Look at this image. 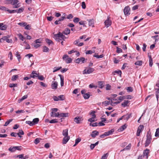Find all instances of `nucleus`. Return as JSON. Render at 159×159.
Returning a JSON list of instances; mask_svg holds the SVG:
<instances>
[{
  "mask_svg": "<svg viewBox=\"0 0 159 159\" xmlns=\"http://www.w3.org/2000/svg\"><path fill=\"white\" fill-rule=\"evenodd\" d=\"M146 137L147 139L145 143V147H147L149 146L151 142V140L152 139V136L151 135V132H150V130L148 131Z\"/></svg>",
  "mask_w": 159,
  "mask_h": 159,
  "instance_id": "obj_1",
  "label": "nucleus"
},
{
  "mask_svg": "<svg viewBox=\"0 0 159 159\" xmlns=\"http://www.w3.org/2000/svg\"><path fill=\"white\" fill-rule=\"evenodd\" d=\"M94 70V69L93 68L89 67L87 69H84L83 72V74H90L92 73Z\"/></svg>",
  "mask_w": 159,
  "mask_h": 159,
  "instance_id": "obj_2",
  "label": "nucleus"
},
{
  "mask_svg": "<svg viewBox=\"0 0 159 159\" xmlns=\"http://www.w3.org/2000/svg\"><path fill=\"white\" fill-rule=\"evenodd\" d=\"M68 57V56L67 55H64L63 57V59L65 60L66 62L67 63H70L72 61V60L70 58Z\"/></svg>",
  "mask_w": 159,
  "mask_h": 159,
  "instance_id": "obj_3",
  "label": "nucleus"
},
{
  "mask_svg": "<svg viewBox=\"0 0 159 159\" xmlns=\"http://www.w3.org/2000/svg\"><path fill=\"white\" fill-rule=\"evenodd\" d=\"M149 150L148 149H146L144 150L143 152V157H145L147 159H148V157L149 154Z\"/></svg>",
  "mask_w": 159,
  "mask_h": 159,
  "instance_id": "obj_4",
  "label": "nucleus"
},
{
  "mask_svg": "<svg viewBox=\"0 0 159 159\" xmlns=\"http://www.w3.org/2000/svg\"><path fill=\"white\" fill-rule=\"evenodd\" d=\"M144 128V126L142 125H140L139 126L136 133L137 136H139L140 133L142 132V130H143Z\"/></svg>",
  "mask_w": 159,
  "mask_h": 159,
  "instance_id": "obj_5",
  "label": "nucleus"
},
{
  "mask_svg": "<svg viewBox=\"0 0 159 159\" xmlns=\"http://www.w3.org/2000/svg\"><path fill=\"white\" fill-rule=\"evenodd\" d=\"M130 8L129 6L126 7L124 9V12L125 15L128 16L130 14Z\"/></svg>",
  "mask_w": 159,
  "mask_h": 159,
  "instance_id": "obj_6",
  "label": "nucleus"
},
{
  "mask_svg": "<svg viewBox=\"0 0 159 159\" xmlns=\"http://www.w3.org/2000/svg\"><path fill=\"white\" fill-rule=\"evenodd\" d=\"M58 83L56 81H53L51 84V86L52 89H56L57 88Z\"/></svg>",
  "mask_w": 159,
  "mask_h": 159,
  "instance_id": "obj_7",
  "label": "nucleus"
},
{
  "mask_svg": "<svg viewBox=\"0 0 159 159\" xmlns=\"http://www.w3.org/2000/svg\"><path fill=\"white\" fill-rule=\"evenodd\" d=\"M66 18L64 16H62L60 18L58 19V20H56L54 22L56 25H58L61 24V21H63Z\"/></svg>",
  "mask_w": 159,
  "mask_h": 159,
  "instance_id": "obj_8",
  "label": "nucleus"
},
{
  "mask_svg": "<svg viewBox=\"0 0 159 159\" xmlns=\"http://www.w3.org/2000/svg\"><path fill=\"white\" fill-rule=\"evenodd\" d=\"M104 24L107 28L110 26L111 24V21L109 20V18H107V19L104 22Z\"/></svg>",
  "mask_w": 159,
  "mask_h": 159,
  "instance_id": "obj_9",
  "label": "nucleus"
},
{
  "mask_svg": "<svg viewBox=\"0 0 159 159\" xmlns=\"http://www.w3.org/2000/svg\"><path fill=\"white\" fill-rule=\"evenodd\" d=\"M85 61V58L83 57H81L80 58H78L75 60V62L76 63H79L80 62H82V63H84Z\"/></svg>",
  "mask_w": 159,
  "mask_h": 159,
  "instance_id": "obj_10",
  "label": "nucleus"
},
{
  "mask_svg": "<svg viewBox=\"0 0 159 159\" xmlns=\"http://www.w3.org/2000/svg\"><path fill=\"white\" fill-rule=\"evenodd\" d=\"M30 77L35 78L38 76V73L35 71H33L30 75Z\"/></svg>",
  "mask_w": 159,
  "mask_h": 159,
  "instance_id": "obj_11",
  "label": "nucleus"
},
{
  "mask_svg": "<svg viewBox=\"0 0 159 159\" xmlns=\"http://www.w3.org/2000/svg\"><path fill=\"white\" fill-rule=\"evenodd\" d=\"M7 28V25H4L3 23H0V30H5Z\"/></svg>",
  "mask_w": 159,
  "mask_h": 159,
  "instance_id": "obj_12",
  "label": "nucleus"
},
{
  "mask_svg": "<svg viewBox=\"0 0 159 159\" xmlns=\"http://www.w3.org/2000/svg\"><path fill=\"white\" fill-rule=\"evenodd\" d=\"M18 2V0H9L7 4H11L12 5H15L17 4Z\"/></svg>",
  "mask_w": 159,
  "mask_h": 159,
  "instance_id": "obj_13",
  "label": "nucleus"
},
{
  "mask_svg": "<svg viewBox=\"0 0 159 159\" xmlns=\"http://www.w3.org/2000/svg\"><path fill=\"white\" fill-rule=\"evenodd\" d=\"M58 76L60 77L61 80V87L63 86L64 84V77L61 75L59 74Z\"/></svg>",
  "mask_w": 159,
  "mask_h": 159,
  "instance_id": "obj_14",
  "label": "nucleus"
},
{
  "mask_svg": "<svg viewBox=\"0 0 159 159\" xmlns=\"http://www.w3.org/2000/svg\"><path fill=\"white\" fill-rule=\"evenodd\" d=\"M70 139V136H65L63 139L62 143L63 144H66Z\"/></svg>",
  "mask_w": 159,
  "mask_h": 159,
  "instance_id": "obj_15",
  "label": "nucleus"
},
{
  "mask_svg": "<svg viewBox=\"0 0 159 159\" xmlns=\"http://www.w3.org/2000/svg\"><path fill=\"white\" fill-rule=\"evenodd\" d=\"M87 20L89 21V26H92V27H94V20L93 19Z\"/></svg>",
  "mask_w": 159,
  "mask_h": 159,
  "instance_id": "obj_16",
  "label": "nucleus"
},
{
  "mask_svg": "<svg viewBox=\"0 0 159 159\" xmlns=\"http://www.w3.org/2000/svg\"><path fill=\"white\" fill-rule=\"evenodd\" d=\"M99 134V132L96 130L93 131L92 132V133L91 134V136L93 138H94L96 137V136Z\"/></svg>",
  "mask_w": 159,
  "mask_h": 159,
  "instance_id": "obj_17",
  "label": "nucleus"
},
{
  "mask_svg": "<svg viewBox=\"0 0 159 159\" xmlns=\"http://www.w3.org/2000/svg\"><path fill=\"white\" fill-rule=\"evenodd\" d=\"M60 34H59V33L57 34L54 35V38L55 40L57 41L58 42H60V40H61V39H60Z\"/></svg>",
  "mask_w": 159,
  "mask_h": 159,
  "instance_id": "obj_18",
  "label": "nucleus"
},
{
  "mask_svg": "<svg viewBox=\"0 0 159 159\" xmlns=\"http://www.w3.org/2000/svg\"><path fill=\"white\" fill-rule=\"evenodd\" d=\"M2 39L3 40H4L6 41L8 43H11L12 42V40L11 39H9L7 36H4L2 38Z\"/></svg>",
  "mask_w": 159,
  "mask_h": 159,
  "instance_id": "obj_19",
  "label": "nucleus"
},
{
  "mask_svg": "<svg viewBox=\"0 0 159 159\" xmlns=\"http://www.w3.org/2000/svg\"><path fill=\"white\" fill-rule=\"evenodd\" d=\"M69 116V113H59V118L62 117H67Z\"/></svg>",
  "mask_w": 159,
  "mask_h": 159,
  "instance_id": "obj_20",
  "label": "nucleus"
},
{
  "mask_svg": "<svg viewBox=\"0 0 159 159\" xmlns=\"http://www.w3.org/2000/svg\"><path fill=\"white\" fill-rule=\"evenodd\" d=\"M51 116L53 117H59V113L55 112L53 111L51 112Z\"/></svg>",
  "mask_w": 159,
  "mask_h": 159,
  "instance_id": "obj_21",
  "label": "nucleus"
},
{
  "mask_svg": "<svg viewBox=\"0 0 159 159\" xmlns=\"http://www.w3.org/2000/svg\"><path fill=\"white\" fill-rule=\"evenodd\" d=\"M65 35H68L70 33V30L69 29L66 28L62 32Z\"/></svg>",
  "mask_w": 159,
  "mask_h": 159,
  "instance_id": "obj_22",
  "label": "nucleus"
},
{
  "mask_svg": "<svg viewBox=\"0 0 159 159\" xmlns=\"http://www.w3.org/2000/svg\"><path fill=\"white\" fill-rule=\"evenodd\" d=\"M116 73L118 75H119L120 77H121L122 72L120 70H115L112 72V74L113 75H115Z\"/></svg>",
  "mask_w": 159,
  "mask_h": 159,
  "instance_id": "obj_23",
  "label": "nucleus"
},
{
  "mask_svg": "<svg viewBox=\"0 0 159 159\" xmlns=\"http://www.w3.org/2000/svg\"><path fill=\"white\" fill-rule=\"evenodd\" d=\"M81 118L80 117H76L74 118V121L77 124H79L80 122Z\"/></svg>",
  "mask_w": 159,
  "mask_h": 159,
  "instance_id": "obj_24",
  "label": "nucleus"
},
{
  "mask_svg": "<svg viewBox=\"0 0 159 159\" xmlns=\"http://www.w3.org/2000/svg\"><path fill=\"white\" fill-rule=\"evenodd\" d=\"M68 130L67 129H64L63 130V132H62V134L64 136V137L68 136Z\"/></svg>",
  "mask_w": 159,
  "mask_h": 159,
  "instance_id": "obj_25",
  "label": "nucleus"
},
{
  "mask_svg": "<svg viewBox=\"0 0 159 159\" xmlns=\"http://www.w3.org/2000/svg\"><path fill=\"white\" fill-rule=\"evenodd\" d=\"M28 97V95H25L23 97H22L20 99H19L18 100V102L19 103L20 102H22L23 100L26 99Z\"/></svg>",
  "mask_w": 159,
  "mask_h": 159,
  "instance_id": "obj_26",
  "label": "nucleus"
},
{
  "mask_svg": "<svg viewBox=\"0 0 159 159\" xmlns=\"http://www.w3.org/2000/svg\"><path fill=\"white\" fill-rule=\"evenodd\" d=\"M131 146V143H129V145L126 147L125 148L120 151V152L122 151L125 150H129L130 149Z\"/></svg>",
  "mask_w": 159,
  "mask_h": 159,
  "instance_id": "obj_27",
  "label": "nucleus"
},
{
  "mask_svg": "<svg viewBox=\"0 0 159 159\" xmlns=\"http://www.w3.org/2000/svg\"><path fill=\"white\" fill-rule=\"evenodd\" d=\"M39 121V119L38 118H35L33 119L32 122L34 125L38 124Z\"/></svg>",
  "mask_w": 159,
  "mask_h": 159,
  "instance_id": "obj_28",
  "label": "nucleus"
},
{
  "mask_svg": "<svg viewBox=\"0 0 159 159\" xmlns=\"http://www.w3.org/2000/svg\"><path fill=\"white\" fill-rule=\"evenodd\" d=\"M129 102L128 100H125L122 103L121 106L124 107L127 106V104Z\"/></svg>",
  "mask_w": 159,
  "mask_h": 159,
  "instance_id": "obj_29",
  "label": "nucleus"
},
{
  "mask_svg": "<svg viewBox=\"0 0 159 159\" xmlns=\"http://www.w3.org/2000/svg\"><path fill=\"white\" fill-rule=\"evenodd\" d=\"M15 56L17 57L18 61L20 62V59H21L20 55L18 51L16 52Z\"/></svg>",
  "mask_w": 159,
  "mask_h": 159,
  "instance_id": "obj_30",
  "label": "nucleus"
},
{
  "mask_svg": "<svg viewBox=\"0 0 159 159\" xmlns=\"http://www.w3.org/2000/svg\"><path fill=\"white\" fill-rule=\"evenodd\" d=\"M81 140V139L80 138H78L76 139L75 140V143L73 145V147L75 146Z\"/></svg>",
  "mask_w": 159,
  "mask_h": 159,
  "instance_id": "obj_31",
  "label": "nucleus"
},
{
  "mask_svg": "<svg viewBox=\"0 0 159 159\" xmlns=\"http://www.w3.org/2000/svg\"><path fill=\"white\" fill-rule=\"evenodd\" d=\"M59 33L60 34V38H61L63 40H65L66 38L65 35H63L64 34L62 33H61L60 32H59Z\"/></svg>",
  "mask_w": 159,
  "mask_h": 159,
  "instance_id": "obj_32",
  "label": "nucleus"
},
{
  "mask_svg": "<svg viewBox=\"0 0 159 159\" xmlns=\"http://www.w3.org/2000/svg\"><path fill=\"white\" fill-rule=\"evenodd\" d=\"M17 134L19 137L21 138L22 136L20 135H24V132L22 130H19V132L17 133Z\"/></svg>",
  "mask_w": 159,
  "mask_h": 159,
  "instance_id": "obj_33",
  "label": "nucleus"
},
{
  "mask_svg": "<svg viewBox=\"0 0 159 159\" xmlns=\"http://www.w3.org/2000/svg\"><path fill=\"white\" fill-rule=\"evenodd\" d=\"M142 63L143 61H138L135 63L134 64L136 65L141 66Z\"/></svg>",
  "mask_w": 159,
  "mask_h": 159,
  "instance_id": "obj_34",
  "label": "nucleus"
},
{
  "mask_svg": "<svg viewBox=\"0 0 159 159\" xmlns=\"http://www.w3.org/2000/svg\"><path fill=\"white\" fill-rule=\"evenodd\" d=\"M125 89L128 92H132L133 90V88L131 87H127L125 88Z\"/></svg>",
  "mask_w": 159,
  "mask_h": 159,
  "instance_id": "obj_35",
  "label": "nucleus"
},
{
  "mask_svg": "<svg viewBox=\"0 0 159 159\" xmlns=\"http://www.w3.org/2000/svg\"><path fill=\"white\" fill-rule=\"evenodd\" d=\"M59 100L63 101L65 99V97L63 95H60L58 97Z\"/></svg>",
  "mask_w": 159,
  "mask_h": 159,
  "instance_id": "obj_36",
  "label": "nucleus"
},
{
  "mask_svg": "<svg viewBox=\"0 0 159 159\" xmlns=\"http://www.w3.org/2000/svg\"><path fill=\"white\" fill-rule=\"evenodd\" d=\"M45 41L49 45H50V44L52 43L53 44V43L52 41V40H50V39H45Z\"/></svg>",
  "mask_w": 159,
  "mask_h": 159,
  "instance_id": "obj_37",
  "label": "nucleus"
},
{
  "mask_svg": "<svg viewBox=\"0 0 159 159\" xmlns=\"http://www.w3.org/2000/svg\"><path fill=\"white\" fill-rule=\"evenodd\" d=\"M83 97L84 99H88L90 97V95L89 93H86L83 95Z\"/></svg>",
  "mask_w": 159,
  "mask_h": 159,
  "instance_id": "obj_38",
  "label": "nucleus"
},
{
  "mask_svg": "<svg viewBox=\"0 0 159 159\" xmlns=\"http://www.w3.org/2000/svg\"><path fill=\"white\" fill-rule=\"evenodd\" d=\"M24 10V8L23 7H21L18 10H16L17 13H20L21 12L23 11Z\"/></svg>",
  "mask_w": 159,
  "mask_h": 159,
  "instance_id": "obj_39",
  "label": "nucleus"
},
{
  "mask_svg": "<svg viewBox=\"0 0 159 159\" xmlns=\"http://www.w3.org/2000/svg\"><path fill=\"white\" fill-rule=\"evenodd\" d=\"M18 78V76L17 75H13L11 77V80L12 81L16 80Z\"/></svg>",
  "mask_w": 159,
  "mask_h": 159,
  "instance_id": "obj_40",
  "label": "nucleus"
},
{
  "mask_svg": "<svg viewBox=\"0 0 159 159\" xmlns=\"http://www.w3.org/2000/svg\"><path fill=\"white\" fill-rule=\"evenodd\" d=\"M12 119H10L7 120L4 124V126H7L12 121Z\"/></svg>",
  "mask_w": 159,
  "mask_h": 159,
  "instance_id": "obj_41",
  "label": "nucleus"
},
{
  "mask_svg": "<svg viewBox=\"0 0 159 159\" xmlns=\"http://www.w3.org/2000/svg\"><path fill=\"white\" fill-rule=\"evenodd\" d=\"M155 136L156 137H159V128L156 129L155 134Z\"/></svg>",
  "mask_w": 159,
  "mask_h": 159,
  "instance_id": "obj_42",
  "label": "nucleus"
},
{
  "mask_svg": "<svg viewBox=\"0 0 159 159\" xmlns=\"http://www.w3.org/2000/svg\"><path fill=\"white\" fill-rule=\"evenodd\" d=\"M40 140H41V139L40 138H36L35 139L34 143L36 144H37L39 143L40 141Z\"/></svg>",
  "mask_w": 159,
  "mask_h": 159,
  "instance_id": "obj_43",
  "label": "nucleus"
},
{
  "mask_svg": "<svg viewBox=\"0 0 159 159\" xmlns=\"http://www.w3.org/2000/svg\"><path fill=\"white\" fill-rule=\"evenodd\" d=\"M108 155V153H107L106 154H104L103 156H102L101 159H107Z\"/></svg>",
  "mask_w": 159,
  "mask_h": 159,
  "instance_id": "obj_44",
  "label": "nucleus"
},
{
  "mask_svg": "<svg viewBox=\"0 0 159 159\" xmlns=\"http://www.w3.org/2000/svg\"><path fill=\"white\" fill-rule=\"evenodd\" d=\"M149 66L151 67L153 65V60L152 58L151 57V56L150 57L149 59Z\"/></svg>",
  "mask_w": 159,
  "mask_h": 159,
  "instance_id": "obj_45",
  "label": "nucleus"
},
{
  "mask_svg": "<svg viewBox=\"0 0 159 159\" xmlns=\"http://www.w3.org/2000/svg\"><path fill=\"white\" fill-rule=\"evenodd\" d=\"M49 48L46 46H44L43 47V52H48Z\"/></svg>",
  "mask_w": 159,
  "mask_h": 159,
  "instance_id": "obj_46",
  "label": "nucleus"
},
{
  "mask_svg": "<svg viewBox=\"0 0 159 159\" xmlns=\"http://www.w3.org/2000/svg\"><path fill=\"white\" fill-rule=\"evenodd\" d=\"M57 122H58V121L57 119H53L49 121V123L51 124L57 123Z\"/></svg>",
  "mask_w": 159,
  "mask_h": 159,
  "instance_id": "obj_47",
  "label": "nucleus"
},
{
  "mask_svg": "<svg viewBox=\"0 0 159 159\" xmlns=\"http://www.w3.org/2000/svg\"><path fill=\"white\" fill-rule=\"evenodd\" d=\"M9 151L11 152H13L15 151V147H11L8 149Z\"/></svg>",
  "mask_w": 159,
  "mask_h": 159,
  "instance_id": "obj_48",
  "label": "nucleus"
},
{
  "mask_svg": "<svg viewBox=\"0 0 159 159\" xmlns=\"http://www.w3.org/2000/svg\"><path fill=\"white\" fill-rule=\"evenodd\" d=\"M126 128V126L125 124L122 125L121 127L120 128V131H123Z\"/></svg>",
  "mask_w": 159,
  "mask_h": 159,
  "instance_id": "obj_49",
  "label": "nucleus"
},
{
  "mask_svg": "<svg viewBox=\"0 0 159 159\" xmlns=\"http://www.w3.org/2000/svg\"><path fill=\"white\" fill-rule=\"evenodd\" d=\"M93 57H96L97 58H102L103 57V54L101 55H98L96 54H95L93 55Z\"/></svg>",
  "mask_w": 159,
  "mask_h": 159,
  "instance_id": "obj_50",
  "label": "nucleus"
},
{
  "mask_svg": "<svg viewBox=\"0 0 159 159\" xmlns=\"http://www.w3.org/2000/svg\"><path fill=\"white\" fill-rule=\"evenodd\" d=\"M39 80H44V78L43 75L39 76V73H38V76L37 77Z\"/></svg>",
  "mask_w": 159,
  "mask_h": 159,
  "instance_id": "obj_51",
  "label": "nucleus"
},
{
  "mask_svg": "<svg viewBox=\"0 0 159 159\" xmlns=\"http://www.w3.org/2000/svg\"><path fill=\"white\" fill-rule=\"evenodd\" d=\"M7 11L9 13H14L16 12L17 13L16 10H10L8 9V10H7Z\"/></svg>",
  "mask_w": 159,
  "mask_h": 159,
  "instance_id": "obj_52",
  "label": "nucleus"
},
{
  "mask_svg": "<svg viewBox=\"0 0 159 159\" xmlns=\"http://www.w3.org/2000/svg\"><path fill=\"white\" fill-rule=\"evenodd\" d=\"M15 151L16 150H17L19 151H20L22 149V147L21 146H14Z\"/></svg>",
  "mask_w": 159,
  "mask_h": 159,
  "instance_id": "obj_53",
  "label": "nucleus"
},
{
  "mask_svg": "<svg viewBox=\"0 0 159 159\" xmlns=\"http://www.w3.org/2000/svg\"><path fill=\"white\" fill-rule=\"evenodd\" d=\"M26 124H28L30 125V126H32L34 125V124L33 123L32 121H26L25 122Z\"/></svg>",
  "mask_w": 159,
  "mask_h": 159,
  "instance_id": "obj_54",
  "label": "nucleus"
},
{
  "mask_svg": "<svg viewBox=\"0 0 159 159\" xmlns=\"http://www.w3.org/2000/svg\"><path fill=\"white\" fill-rule=\"evenodd\" d=\"M17 84H11L9 85V87L10 88H12L15 87H17Z\"/></svg>",
  "mask_w": 159,
  "mask_h": 159,
  "instance_id": "obj_55",
  "label": "nucleus"
},
{
  "mask_svg": "<svg viewBox=\"0 0 159 159\" xmlns=\"http://www.w3.org/2000/svg\"><path fill=\"white\" fill-rule=\"evenodd\" d=\"M125 99V96H120L118 98V100L121 101Z\"/></svg>",
  "mask_w": 159,
  "mask_h": 159,
  "instance_id": "obj_56",
  "label": "nucleus"
},
{
  "mask_svg": "<svg viewBox=\"0 0 159 159\" xmlns=\"http://www.w3.org/2000/svg\"><path fill=\"white\" fill-rule=\"evenodd\" d=\"M61 68V67L58 68H57L55 67L54 68V70L53 71V72H55L59 70H60Z\"/></svg>",
  "mask_w": 159,
  "mask_h": 159,
  "instance_id": "obj_57",
  "label": "nucleus"
},
{
  "mask_svg": "<svg viewBox=\"0 0 159 159\" xmlns=\"http://www.w3.org/2000/svg\"><path fill=\"white\" fill-rule=\"evenodd\" d=\"M116 48V52L117 53H120L122 52V50L121 48H119L118 47H117Z\"/></svg>",
  "mask_w": 159,
  "mask_h": 159,
  "instance_id": "obj_58",
  "label": "nucleus"
},
{
  "mask_svg": "<svg viewBox=\"0 0 159 159\" xmlns=\"http://www.w3.org/2000/svg\"><path fill=\"white\" fill-rule=\"evenodd\" d=\"M8 57H10V58L11 60H12L13 59L12 54L11 52H9L8 55Z\"/></svg>",
  "mask_w": 159,
  "mask_h": 159,
  "instance_id": "obj_59",
  "label": "nucleus"
},
{
  "mask_svg": "<svg viewBox=\"0 0 159 159\" xmlns=\"http://www.w3.org/2000/svg\"><path fill=\"white\" fill-rule=\"evenodd\" d=\"M102 103V104H104L105 105V106H107V105H109L110 104H111V103H110V101H105L103 102Z\"/></svg>",
  "mask_w": 159,
  "mask_h": 159,
  "instance_id": "obj_60",
  "label": "nucleus"
},
{
  "mask_svg": "<svg viewBox=\"0 0 159 159\" xmlns=\"http://www.w3.org/2000/svg\"><path fill=\"white\" fill-rule=\"evenodd\" d=\"M131 113H130L129 114H127L125 116H127L126 117V119L127 120L130 117H131Z\"/></svg>",
  "mask_w": 159,
  "mask_h": 159,
  "instance_id": "obj_61",
  "label": "nucleus"
},
{
  "mask_svg": "<svg viewBox=\"0 0 159 159\" xmlns=\"http://www.w3.org/2000/svg\"><path fill=\"white\" fill-rule=\"evenodd\" d=\"M79 21V18H78V17H75L74 18V20H73V21L75 22V23H78Z\"/></svg>",
  "mask_w": 159,
  "mask_h": 159,
  "instance_id": "obj_62",
  "label": "nucleus"
},
{
  "mask_svg": "<svg viewBox=\"0 0 159 159\" xmlns=\"http://www.w3.org/2000/svg\"><path fill=\"white\" fill-rule=\"evenodd\" d=\"M18 24L20 26H25L26 25V24L25 22H21L18 23Z\"/></svg>",
  "mask_w": 159,
  "mask_h": 159,
  "instance_id": "obj_63",
  "label": "nucleus"
},
{
  "mask_svg": "<svg viewBox=\"0 0 159 159\" xmlns=\"http://www.w3.org/2000/svg\"><path fill=\"white\" fill-rule=\"evenodd\" d=\"M18 36H19V37L20 39L22 41L24 40V37L21 34H19Z\"/></svg>",
  "mask_w": 159,
  "mask_h": 159,
  "instance_id": "obj_64",
  "label": "nucleus"
}]
</instances>
